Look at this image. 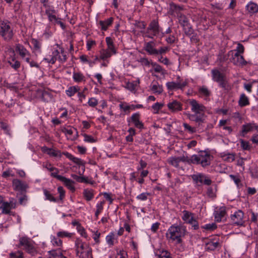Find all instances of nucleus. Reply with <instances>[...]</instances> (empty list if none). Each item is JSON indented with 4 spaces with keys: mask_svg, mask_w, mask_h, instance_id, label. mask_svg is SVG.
Listing matches in <instances>:
<instances>
[{
    "mask_svg": "<svg viewBox=\"0 0 258 258\" xmlns=\"http://www.w3.org/2000/svg\"><path fill=\"white\" fill-rule=\"evenodd\" d=\"M186 232L185 228L180 225H173L168 229L166 237L169 241H175L176 243H181V237L185 235Z\"/></svg>",
    "mask_w": 258,
    "mask_h": 258,
    "instance_id": "obj_1",
    "label": "nucleus"
},
{
    "mask_svg": "<svg viewBox=\"0 0 258 258\" xmlns=\"http://www.w3.org/2000/svg\"><path fill=\"white\" fill-rule=\"evenodd\" d=\"M213 157L207 151H200L198 155H192L194 164H201L203 167H206L211 164Z\"/></svg>",
    "mask_w": 258,
    "mask_h": 258,
    "instance_id": "obj_2",
    "label": "nucleus"
},
{
    "mask_svg": "<svg viewBox=\"0 0 258 258\" xmlns=\"http://www.w3.org/2000/svg\"><path fill=\"white\" fill-rule=\"evenodd\" d=\"M19 247L23 246V249L31 255L33 256L38 253L34 246V242L28 237L23 236L19 239Z\"/></svg>",
    "mask_w": 258,
    "mask_h": 258,
    "instance_id": "obj_3",
    "label": "nucleus"
},
{
    "mask_svg": "<svg viewBox=\"0 0 258 258\" xmlns=\"http://www.w3.org/2000/svg\"><path fill=\"white\" fill-rule=\"evenodd\" d=\"M161 30L158 20L157 19L153 20L150 23L146 31L144 33V36L153 39L159 34Z\"/></svg>",
    "mask_w": 258,
    "mask_h": 258,
    "instance_id": "obj_4",
    "label": "nucleus"
},
{
    "mask_svg": "<svg viewBox=\"0 0 258 258\" xmlns=\"http://www.w3.org/2000/svg\"><path fill=\"white\" fill-rule=\"evenodd\" d=\"M14 33L10 22L0 21V36L5 41H10L13 37Z\"/></svg>",
    "mask_w": 258,
    "mask_h": 258,
    "instance_id": "obj_5",
    "label": "nucleus"
},
{
    "mask_svg": "<svg viewBox=\"0 0 258 258\" xmlns=\"http://www.w3.org/2000/svg\"><path fill=\"white\" fill-rule=\"evenodd\" d=\"M211 73L213 81L217 82L220 87L227 89L228 85L225 76L216 69L212 70Z\"/></svg>",
    "mask_w": 258,
    "mask_h": 258,
    "instance_id": "obj_6",
    "label": "nucleus"
},
{
    "mask_svg": "<svg viewBox=\"0 0 258 258\" xmlns=\"http://www.w3.org/2000/svg\"><path fill=\"white\" fill-rule=\"evenodd\" d=\"M228 57H230V61L235 65L243 66L247 64L243 56L238 54V52L234 53V50H230L228 52Z\"/></svg>",
    "mask_w": 258,
    "mask_h": 258,
    "instance_id": "obj_7",
    "label": "nucleus"
},
{
    "mask_svg": "<svg viewBox=\"0 0 258 258\" xmlns=\"http://www.w3.org/2000/svg\"><path fill=\"white\" fill-rule=\"evenodd\" d=\"M189 105L191 106V110L196 114L204 115L206 107L202 104L199 103L196 100L191 99L189 100Z\"/></svg>",
    "mask_w": 258,
    "mask_h": 258,
    "instance_id": "obj_8",
    "label": "nucleus"
},
{
    "mask_svg": "<svg viewBox=\"0 0 258 258\" xmlns=\"http://www.w3.org/2000/svg\"><path fill=\"white\" fill-rule=\"evenodd\" d=\"M191 177L193 180L196 183L199 182L201 183H203L206 185H210L212 182L211 179L208 176L203 173L194 174L191 176Z\"/></svg>",
    "mask_w": 258,
    "mask_h": 258,
    "instance_id": "obj_9",
    "label": "nucleus"
},
{
    "mask_svg": "<svg viewBox=\"0 0 258 258\" xmlns=\"http://www.w3.org/2000/svg\"><path fill=\"white\" fill-rule=\"evenodd\" d=\"M254 130L258 132V125L254 122L244 124L241 126L240 136L244 137L248 133L253 132Z\"/></svg>",
    "mask_w": 258,
    "mask_h": 258,
    "instance_id": "obj_10",
    "label": "nucleus"
},
{
    "mask_svg": "<svg viewBox=\"0 0 258 258\" xmlns=\"http://www.w3.org/2000/svg\"><path fill=\"white\" fill-rule=\"evenodd\" d=\"M244 213L241 210H238L231 215V219L234 224L242 226L244 223L243 221Z\"/></svg>",
    "mask_w": 258,
    "mask_h": 258,
    "instance_id": "obj_11",
    "label": "nucleus"
},
{
    "mask_svg": "<svg viewBox=\"0 0 258 258\" xmlns=\"http://www.w3.org/2000/svg\"><path fill=\"white\" fill-rule=\"evenodd\" d=\"M214 218L216 222H219L226 219L227 209L225 207H221L214 212Z\"/></svg>",
    "mask_w": 258,
    "mask_h": 258,
    "instance_id": "obj_12",
    "label": "nucleus"
},
{
    "mask_svg": "<svg viewBox=\"0 0 258 258\" xmlns=\"http://www.w3.org/2000/svg\"><path fill=\"white\" fill-rule=\"evenodd\" d=\"M221 246L218 240L209 239L205 242V249L206 251H214Z\"/></svg>",
    "mask_w": 258,
    "mask_h": 258,
    "instance_id": "obj_13",
    "label": "nucleus"
},
{
    "mask_svg": "<svg viewBox=\"0 0 258 258\" xmlns=\"http://www.w3.org/2000/svg\"><path fill=\"white\" fill-rule=\"evenodd\" d=\"M76 252L77 256L79 257L85 252V250L88 246V245L80 239H77L75 241Z\"/></svg>",
    "mask_w": 258,
    "mask_h": 258,
    "instance_id": "obj_14",
    "label": "nucleus"
},
{
    "mask_svg": "<svg viewBox=\"0 0 258 258\" xmlns=\"http://www.w3.org/2000/svg\"><path fill=\"white\" fill-rule=\"evenodd\" d=\"M13 186L15 190H18L20 192H26V189L28 187L26 183L18 179L13 180Z\"/></svg>",
    "mask_w": 258,
    "mask_h": 258,
    "instance_id": "obj_15",
    "label": "nucleus"
},
{
    "mask_svg": "<svg viewBox=\"0 0 258 258\" xmlns=\"http://www.w3.org/2000/svg\"><path fill=\"white\" fill-rule=\"evenodd\" d=\"M168 109L172 112H177L182 110V104L177 100H172L167 104Z\"/></svg>",
    "mask_w": 258,
    "mask_h": 258,
    "instance_id": "obj_16",
    "label": "nucleus"
},
{
    "mask_svg": "<svg viewBox=\"0 0 258 258\" xmlns=\"http://www.w3.org/2000/svg\"><path fill=\"white\" fill-rule=\"evenodd\" d=\"M144 49L150 55H158L157 49L155 48V43L151 41L146 42L144 45Z\"/></svg>",
    "mask_w": 258,
    "mask_h": 258,
    "instance_id": "obj_17",
    "label": "nucleus"
},
{
    "mask_svg": "<svg viewBox=\"0 0 258 258\" xmlns=\"http://www.w3.org/2000/svg\"><path fill=\"white\" fill-rule=\"evenodd\" d=\"M45 14L47 15L49 21L52 23L56 22L58 18L55 15L56 11L53 7L50 6L46 8Z\"/></svg>",
    "mask_w": 258,
    "mask_h": 258,
    "instance_id": "obj_18",
    "label": "nucleus"
},
{
    "mask_svg": "<svg viewBox=\"0 0 258 258\" xmlns=\"http://www.w3.org/2000/svg\"><path fill=\"white\" fill-rule=\"evenodd\" d=\"M16 51L18 52L20 56L25 60L27 57H29L30 55L29 51L23 45L20 44H16Z\"/></svg>",
    "mask_w": 258,
    "mask_h": 258,
    "instance_id": "obj_19",
    "label": "nucleus"
},
{
    "mask_svg": "<svg viewBox=\"0 0 258 258\" xmlns=\"http://www.w3.org/2000/svg\"><path fill=\"white\" fill-rule=\"evenodd\" d=\"M131 120L136 127L139 129L144 128V124L140 121V114L139 113L133 114L131 117Z\"/></svg>",
    "mask_w": 258,
    "mask_h": 258,
    "instance_id": "obj_20",
    "label": "nucleus"
},
{
    "mask_svg": "<svg viewBox=\"0 0 258 258\" xmlns=\"http://www.w3.org/2000/svg\"><path fill=\"white\" fill-rule=\"evenodd\" d=\"M246 9L250 14H253L258 12V5L252 2H250L246 6Z\"/></svg>",
    "mask_w": 258,
    "mask_h": 258,
    "instance_id": "obj_21",
    "label": "nucleus"
},
{
    "mask_svg": "<svg viewBox=\"0 0 258 258\" xmlns=\"http://www.w3.org/2000/svg\"><path fill=\"white\" fill-rule=\"evenodd\" d=\"M113 20V18L110 17L104 21H100L99 24L101 26L102 30L106 31L108 27L112 24Z\"/></svg>",
    "mask_w": 258,
    "mask_h": 258,
    "instance_id": "obj_22",
    "label": "nucleus"
},
{
    "mask_svg": "<svg viewBox=\"0 0 258 258\" xmlns=\"http://www.w3.org/2000/svg\"><path fill=\"white\" fill-rule=\"evenodd\" d=\"M60 181L62 182L72 192H74L75 190V187L74 185V181L64 177Z\"/></svg>",
    "mask_w": 258,
    "mask_h": 258,
    "instance_id": "obj_23",
    "label": "nucleus"
},
{
    "mask_svg": "<svg viewBox=\"0 0 258 258\" xmlns=\"http://www.w3.org/2000/svg\"><path fill=\"white\" fill-rule=\"evenodd\" d=\"M238 104L240 107H244L249 104L248 98L245 94L242 93L240 95L238 101Z\"/></svg>",
    "mask_w": 258,
    "mask_h": 258,
    "instance_id": "obj_24",
    "label": "nucleus"
},
{
    "mask_svg": "<svg viewBox=\"0 0 258 258\" xmlns=\"http://www.w3.org/2000/svg\"><path fill=\"white\" fill-rule=\"evenodd\" d=\"M71 177L78 182L81 183H93V182H91L87 177L84 176H80L78 175L72 174Z\"/></svg>",
    "mask_w": 258,
    "mask_h": 258,
    "instance_id": "obj_25",
    "label": "nucleus"
},
{
    "mask_svg": "<svg viewBox=\"0 0 258 258\" xmlns=\"http://www.w3.org/2000/svg\"><path fill=\"white\" fill-rule=\"evenodd\" d=\"M182 213L183 216H182V219L188 224L189 223V221H190L195 218L194 217V214L188 211L184 210Z\"/></svg>",
    "mask_w": 258,
    "mask_h": 258,
    "instance_id": "obj_26",
    "label": "nucleus"
},
{
    "mask_svg": "<svg viewBox=\"0 0 258 258\" xmlns=\"http://www.w3.org/2000/svg\"><path fill=\"white\" fill-rule=\"evenodd\" d=\"M187 117L191 121H195L196 122H203V116L202 114L201 115H198V114H187Z\"/></svg>",
    "mask_w": 258,
    "mask_h": 258,
    "instance_id": "obj_27",
    "label": "nucleus"
},
{
    "mask_svg": "<svg viewBox=\"0 0 258 258\" xmlns=\"http://www.w3.org/2000/svg\"><path fill=\"white\" fill-rule=\"evenodd\" d=\"M177 18L178 22L182 27L189 23L188 19L182 13L177 14Z\"/></svg>",
    "mask_w": 258,
    "mask_h": 258,
    "instance_id": "obj_28",
    "label": "nucleus"
},
{
    "mask_svg": "<svg viewBox=\"0 0 258 258\" xmlns=\"http://www.w3.org/2000/svg\"><path fill=\"white\" fill-rule=\"evenodd\" d=\"M100 58L103 60H105L106 59L111 57L112 54L109 49H102L100 51Z\"/></svg>",
    "mask_w": 258,
    "mask_h": 258,
    "instance_id": "obj_29",
    "label": "nucleus"
},
{
    "mask_svg": "<svg viewBox=\"0 0 258 258\" xmlns=\"http://www.w3.org/2000/svg\"><path fill=\"white\" fill-rule=\"evenodd\" d=\"M8 62L15 70H17L20 67V62L16 60L14 57L9 60Z\"/></svg>",
    "mask_w": 258,
    "mask_h": 258,
    "instance_id": "obj_30",
    "label": "nucleus"
},
{
    "mask_svg": "<svg viewBox=\"0 0 258 258\" xmlns=\"http://www.w3.org/2000/svg\"><path fill=\"white\" fill-rule=\"evenodd\" d=\"M26 192H19L17 194V197L18 198L19 202L20 205H24L27 201V196Z\"/></svg>",
    "mask_w": 258,
    "mask_h": 258,
    "instance_id": "obj_31",
    "label": "nucleus"
},
{
    "mask_svg": "<svg viewBox=\"0 0 258 258\" xmlns=\"http://www.w3.org/2000/svg\"><path fill=\"white\" fill-rule=\"evenodd\" d=\"M80 88L78 86H71L66 91L67 95L69 97L73 96L76 93L79 91Z\"/></svg>",
    "mask_w": 258,
    "mask_h": 258,
    "instance_id": "obj_32",
    "label": "nucleus"
},
{
    "mask_svg": "<svg viewBox=\"0 0 258 258\" xmlns=\"http://www.w3.org/2000/svg\"><path fill=\"white\" fill-rule=\"evenodd\" d=\"M33 46L34 49L35 51L38 52H41V43L40 41L36 39H32L31 41Z\"/></svg>",
    "mask_w": 258,
    "mask_h": 258,
    "instance_id": "obj_33",
    "label": "nucleus"
},
{
    "mask_svg": "<svg viewBox=\"0 0 258 258\" xmlns=\"http://www.w3.org/2000/svg\"><path fill=\"white\" fill-rule=\"evenodd\" d=\"M64 154L68 159L72 160L74 163H75L78 165L82 164V161L81 160V159L74 157L71 154H70L68 152H66V153H64Z\"/></svg>",
    "mask_w": 258,
    "mask_h": 258,
    "instance_id": "obj_34",
    "label": "nucleus"
},
{
    "mask_svg": "<svg viewBox=\"0 0 258 258\" xmlns=\"http://www.w3.org/2000/svg\"><path fill=\"white\" fill-rule=\"evenodd\" d=\"M73 79L76 82H81L85 81V76L81 73H74Z\"/></svg>",
    "mask_w": 258,
    "mask_h": 258,
    "instance_id": "obj_35",
    "label": "nucleus"
},
{
    "mask_svg": "<svg viewBox=\"0 0 258 258\" xmlns=\"http://www.w3.org/2000/svg\"><path fill=\"white\" fill-rule=\"evenodd\" d=\"M59 52L58 50H55L52 53L53 56L50 58H45L44 59L48 63L54 64L57 60V56L58 55Z\"/></svg>",
    "mask_w": 258,
    "mask_h": 258,
    "instance_id": "obj_36",
    "label": "nucleus"
},
{
    "mask_svg": "<svg viewBox=\"0 0 258 258\" xmlns=\"http://www.w3.org/2000/svg\"><path fill=\"white\" fill-rule=\"evenodd\" d=\"M92 248L88 245L85 250V252L82 255L79 256V258H93L92 254Z\"/></svg>",
    "mask_w": 258,
    "mask_h": 258,
    "instance_id": "obj_37",
    "label": "nucleus"
},
{
    "mask_svg": "<svg viewBox=\"0 0 258 258\" xmlns=\"http://www.w3.org/2000/svg\"><path fill=\"white\" fill-rule=\"evenodd\" d=\"M10 205L7 202H4L2 204L0 209L2 210V213L8 214L10 213L11 209L10 208Z\"/></svg>",
    "mask_w": 258,
    "mask_h": 258,
    "instance_id": "obj_38",
    "label": "nucleus"
},
{
    "mask_svg": "<svg viewBox=\"0 0 258 258\" xmlns=\"http://www.w3.org/2000/svg\"><path fill=\"white\" fill-rule=\"evenodd\" d=\"M44 195L45 196V199L47 200H49L51 202H56L57 200L54 198L53 195L50 193L46 189H43Z\"/></svg>",
    "mask_w": 258,
    "mask_h": 258,
    "instance_id": "obj_39",
    "label": "nucleus"
},
{
    "mask_svg": "<svg viewBox=\"0 0 258 258\" xmlns=\"http://www.w3.org/2000/svg\"><path fill=\"white\" fill-rule=\"evenodd\" d=\"M83 195L86 200L88 201L91 200L93 198V194L92 190H89L88 189H84L83 191Z\"/></svg>",
    "mask_w": 258,
    "mask_h": 258,
    "instance_id": "obj_40",
    "label": "nucleus"
},
{
    "mask_svg": "<svg viewBox=\"0 0 258 258\" xmlns=\"http://www.w3.org/2000/svg\"><path fill=\"white\" fill-rule=\"evenodd\" d=\"M185 34L187 36H190L194 32V30L190 26L189 23L182 26Z\"/></svg>",
    "mask_w": 258,
    "mask_h": 258,
    "instance_id": "obj_41",
    "label": "nucleus"
},
{
    "mask_svg": "<svg viewBox=\"0 0 258 258\" xmlns=\"http://www.w3.org/2000/svg\"><path fill=\"white\" fill-rule=\"evenodd\" d=\"M176 82L177 83L179 89H182L187 84V81L186 80H180L179 76L177 77Z\"/></svg>",
    "mask_w": 258,
    "mask_h": 258,
    "instance_id": "obj_42",
    "label": "nucleus"
},
{
    "mask_svg": "<svg viewBox=\"0 0 258 258\" xmlns=\"http://www.w3.org/2000/svg\"><path fill=\"white\" fill-rule=\"evenodd\" d=\"M151 89L153 93H157L158 94H160L163 92V88L161 85H153Z\"/></svg>",
    "mask_w": 258,
    "mask_h": 258,
    "instance_id": "obj_43",
    "label": "nucleus"
},
{
    "mask_svg": "<svg viewBox=\"0 0 258 258\" xmlns=\"http://www.w3.org/2000/svg\"><path fill=\"white\" fill-rule=\"evenodd\" d=\"M74 131H75L77 134V136H78V131L75 128H72L70 127V128L64 127L62 129V132L64 133L66 135L71 136L73 135Z\"/></svg>",
    "mask_w": 258,
    "mask_h": 258,
    "instance_id": "obj_44",
    "label": "nucleus"
},
{
    "mask_svg": "<svg viewBox=\"0 0 258 258\" xmlns=\"http://www.w3.org/2000/svg\"><path fill=\"white\" fill-rule=\"evenodd\" d=\"M179 162H186L188 164H194V161H192V156L189 158L187 156H182L181 157H178Z\"/></svg>",
    "mask_w": 258,
    "mask_h": 258,
    "instance_id": "obj_45",
    "label": "nucleus"
},
{
    "mask_svg": "<svg viewBox=\"0 0 258 258\" xmlns=\"http://www.w3.org/2000/svg\"><path fill=\"white\" fill-rule=\"evenodd\" d=\"M166 86L168 90H173L179 89L176 82H169L166 83Z\"/></svg>",
    "mask_w": 258,
    "mask_h": 258,
    "instance_id": "obj_46",
    "label": "nucleus"
},
{
    "mask_svg": "<svg viewBox=\"0 0 258 258\" xmlns=\"http://www.w3.org/2000/svg\"><path fill=\"white\" fill-rule=\"evenodd\" d=\"M225 161L227 162H231L235 160V154H225L223 156Z\"/></svg>",
    "mask_w": 258,
    "mask_h": 258,
    "instance_id": "obj_47",
    "label": "nucleus"
},
{
    "mask_svg": "<svg viewBox=\"0 0 258 258\" xmlns=\"http://www.w3.org/2000/svg\"><path fill=\"white\" fill-rule=\"evenodd\" d=\"M168 162L172 166L177 167L179 166V160L178 157H172L168 159Z\"/></svg>",
    "mask_w": 258,
    "mask_h": 258,
    "instance_id": "obj_48",
    "label": "nucleus"
},
{
    "mask_svg": "<svg viewBox=\"0 0 258 258\" xmlns=\"http://www.w3.org/2000/svg\"><path fill=\"white\" fill-rule=\"evenodd\" d=\"M51 172V176L53 177L56 178L57 179L60 181H61L64 177L61 175H58L59 170L56 168H55V169H54L53 171Z\"/></svg>",
    "mask_w": 258,
    "mask_h": 258,
    "instance_id": "obj_49",
    "label": "nucleus"
},
{
    "mask_svg": "<svg viewBox=\"0 0 258 258\" xmlns=\"http://www.w3.org/2000/svg\"><path fill=\"white\" fill-rule=\"evenodd\" d=\"M48 252L53 258H59L62 253L59 249L51 250L49 251Z\"/></svg>",
    "mask_w": 258,
    "mask_h": 258,
    "instance_id": "obj_50",
    "label": "nucleus"
},
{
    "mask_svg": "<svg viewBox=\"0 0 258 258\" xmlns=\"http://www.w3.org/2000/svg\"><path fill=\"white\" fill-rule=\"evenodd\" d=\"M199 92L206 97L209 96L211 94L210 91L205 86H203L199 89Z\"/></svg>",
    "mask_w": 258,
    "mask_h": 258,
    "instance_id": "obj_51",
    "label": "nucleus"
},
{
    "mask_svg": "<svg viewBox=\"0 0 258 258\" xmlns=\"http://www.w3.org/2000/svg\"><path fill=\"white\" fill-rule=\"evenodd\" d=\"M11 258H23V253L22 251L18 250L15 252H11L10 254Z\"/></svg>",
    "mask_w": 258,
    "mask_h": 258,
    "instance_id": "obj_52",
    "label": "nucleus"
},
{
    "mask_svg": "<svg viewBox=\"0 0 258 258\" xmlns=\"http://www.w3.org/2000/svg\"><path fill=\"white\" fill-rule=\"evenodd\" d=\"M202 228L205 229L208 231H213V230H215V229H216L217 225L216 224L213 223L207 224L205 225V226H202Z\"/></svg>",
    "mask_w": 258,
    "mask_h": 258,
    "instance_id": "obj_53",
    "label": "nucleus"
},
{
    "mask_svg": "<svg viewBox=\"0 0 258 258\" xmlns=\"http://www.w3.org/2000/svg\"><path fill=\"white\" fill-rule=\"evenodd\" d=\"M171 9L173 11L177 13V14L181 13L180 11H181L183 9L182 7L175 5L174 4H171Z\"/></svg>",
    "mask_w": 258,
    "mask_h": 258,
    "instance_id": "obj_54",
    "label": "nucleus"
},
{
    "mask_svg": "<svg viewBox=\"0 0 258 258\" xmlns=\"http://www.w3.org/2000/svg\"><path fill=\"white\" fill-rule=\"evenodd\" d=\"M151 65L154 67V70L155 72L163 74V69L161 66L155 62H152Z\"/></svg>",
    "mask_w": 258,
    "mask_h": 258,
    "instance_id": "obj_55",
    "label": "nucleus"
},
{
    "mask_svg": "<svg viewBox=\"0 0 258 258\" xmlns=\"http://www.w3.org/2000/svg\"><path fill=\"white\" fill-rule=\"evenodd\" d=\"M104 202H101L99 204H98L96 206L97 210L95 212V215L96 218L97 219L99 214L101 213L102 210H103V205L104 204Z\"/></svg>",
    "mask_w": 258,
    "mask_h": 258,
    "instance_id": "obj_56",
    "label": "nucleus"
},
{
    "mask_svg": "<svg viewBox=\"0 0 258 258\" xmlns=\"http://www.w3.org/2000/svg\"><path fill=\"white\" fill-rule=\"evenodd\" d=\"M114 235L113 233L107 235L106 237L107 243L110 246H113L114 244Z\"/></svg>",
    "mask_w": 258,
    "mask_h": 258,
    "instance_id": "obj_57",
    "label": "nucleus"
},
{
    "mask_svg": "<svg viewBox=\"0 0 258 258\" xmlns=\"http://www.w3.org/2000/svg\"><path fill=\"white\" fill-rule=\"evenodd\" d=\"M51 242L54 246H60L62 245V241L59 238L53 237L51 239Z\"/></svg>",
    "mask_w": 258,
    "mask_h": 258,
    "instance_id": "obj_58",
    "label": "nucleus"
},
{
    "mask_svg": "<svg viewBox=\"0 0 258 258\" xmlns=\"http://www.w3.org/2000/svg\"><path fill=\"white\" fill-rule=\"evenodd\" d=\"M164 104L157 102L152 105V107L155 111V113H158L159 110L162 108Z\"/></svg>",
    "mask_w": 258,
    "mask_h": 258,
    "instance_id": "obj_59",
    "label": "nucleus"
},
{
    "mask_svg": "<svg viewBox=\"0 0 258 258\" xmlns=\"http://www.w3.org/2000/svg\"><path fill=\"white\" fill-rule=\"evenodd\" d=\"M255 83H256V80H253L250 83L244 84V89L249 93L251 92V91H252L251 89H252V85Z\"/></svg>",
    "mask_w": 258,
    "mask_h": 258,
    "instance_id": "obj_60",
    "label": "nucleus"
},
{
    "mask_svg": "<svg viewBox=\"0 0 258 258\" xmlns=\"http://www.w3.org/2000/svg\"><path fill=\"white\" fill-rule=\"evenodd\" d=\"M188 224L191 225L194 230H197L199 228V223L195 218H194L190 221H189Z\"/></svg>",
    "mask_w": 258,
    "mask_h": 258,
    "instance_id": "obj_61",
    "label": "nucleus"
},
{
    "mask_svg": "<svg viewBox=\"0 0 258 258\" xmlns=\"http://www.w3.org/2000/svg\"><path fill=\"white\" fill-rule=\"evenodd\" d=\"M149 195H150V194L148 192H143L138 195L137 199L141 201H146L147 200Z\"/></svg>",
    "mask_w": 258,
    "mask_h": 258,
    "instance_id": "obj_62",
    "label": "nucleus"
},
{
    "mask_svg": "<svg viewBox=\"0 0 258 258\" xmlns=\"http://www.w3.org/2000/svg\"><path fill=\"white\" fill-rule=\"evenodd\" d=\"M241 147L243 150H249L250 149V146L248 142L241 140L240 141Z\"/></svg>",
    "mask_w": 258,
    "mask_h": 258,
    "instance_id": "obj_63",
    "label": "nucleus"
},
{
    "mask_svg": "<svg viewBox=\"0 0 258 258\" xmlns=\"http://www.w3.org/2000/svg\"><path fill=\"white\" fill-rule=\"evenodd\" d=\"M88 103L90 106L94 107L98 104V101L95 98H91L89 100Z\"/></svg>",
    "mask_w": 258,
    "mask_h": 258,
    "instance_id": "obj_64",
    "label": "nucleus"
}]
</instances>
